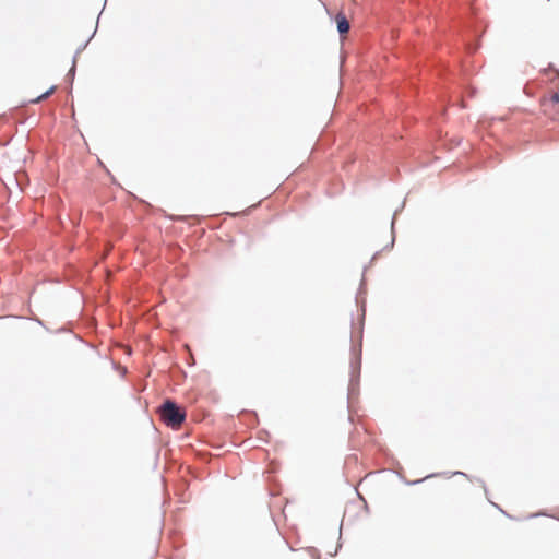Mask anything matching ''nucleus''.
I'll list each match as a JSON object with an SVG mask.
<instances>
[{
  "instance_id": "6ab92c4d",
  "label": "nucleus",
  "mask_w": 559,
  "mask_h": 559,
  "mask_svg": "<svg viewBox=\"0 0 559 559\" xmlns=\"http://www.w3.org/2000/svg\"><path fill=\"white\" fill-rule=\"evenodd\" d=\"M536 516H537L536 514L531 513V514H528V515L526 516V519H533V518H536Z\"/></svg>"
},
{
  "instance_id": "9b49d317",
  "label": "nucleus",
  "mask_w": 559,
  "mask_h": 559,
  "mask_svg": "<svg viewBox=\"0 0 559 559\" xmlns=\"http://www.w3.org/2000/svg\"><path fill=\"white\" fill-rule=\"evenodd\" d=\"M55 87H56L55 85H51L47 91H45L39 96H37L36 98L32 99L31 102L32 103H39L40 100L47 98L52 93Z\"/></svg>"
},
{
  "instance_id": "dca6fc26",
  "label": "nucleus",
  "mask_w": 559,
  "mask_h": 559,
  "mask_svg": "<svg viewBox=\"0 0 559 559\" xmlns=\"http://www.w3.org/2000/svg\"><path fill=\"white\" fill-rule=\"evenodd\" d=\"M35 321H36L39 325H41L43 328H45L47 331H50V330L45 325V322H44L41 319L36 318V319H35Z\"/></svg>"
},
{
  "instance_id": "aec40b11",
  "label": "nucleus",
  "mask_w": 559,
  "mask_h": 559,
  "mask_svg": "<svg viewBox=\"0 0 559 559\" xmlns=\"http://www.w3.org/2000/svg\"><path fill=\"white\" fill-rule=\"evenodd\" d=\"M224 214H225V215H228V216H234V215H236L235 213H230V212H225Z\"/></svg>"
},
{
  "instance_id": "f257e3e1",
  "label": "nucleus",
  "mask_w": 559,
  "mask_h": 559,
  "mask_svg": "<svg viewBox=\"0 0 559 559\" xmlns=\"http://www.w3.org/2000/svg\"><path fill=\"white\" fill-rule=\"evenodd\" d=\"M368 266L364 267V272L367 271ZM365 274V273H362ZM367 284L365 275H362V278L359 283L356 296H355V302L358 308L359 313V320L361 321V328L358 334V337L356 336L355 332H352L350 335V361H349V382H348V392H347V408L350 412V399L354 396H358L359 394V386H360V373H361V358H362V331H364V324H365V318H366V311H367Z\"/></svg>"
},
{
  "instance_id": "20e7f679",
  "label": "nucleus",
  "mask_w": 559,
  "mask_h": 559,
  "mask_svg": "<svg viewBox=\"0 0 559 559\" xmlns=\"http://www.w3.org/2000/svg\"><path fill=\"white\" fill-rule=\"evenodd\" d=\"M330 17L335 22L336 31L341 36L345 35L348 32L349 23L344 13H340L335 17H333L330 14Z\"/></svg>"
},
{
  "instance_id": "6e6552de",
  "label": "nucleus",
  "mask_w": 559,
  "mask_h": 559,
  "mask_svg": "<svg viewBox=\"0 0 559 559\" xmlns=\"http://www.w3.org/2000/svg\"><path fill=\"white\" fill-rule=\"evenodd\" d=\"M103 9L102 11L99 12L98 16H97V21H96V26L93 31V33L90 35V37L83 43L81 44L78 48H76V55H81L85 49L86 47L88 46L90 41L94 38V36L96 35L97 33V29H98V23H99V19H100V15L103 13Z\"/></svg>"
},
{
  "instance_id": "7ed1b4c3",
  "label": "nucleus",
  "mask_w": 559,
  "mask_h": 559,
  "mask_svg": "<svg viewBox=\"0 0 559 559\" xmlns=\"http://www.w3.org/2000/svg\"><path fill=\"white\" fill-rule=\"evenodd\" d=\"M405 203H406V198H404L401 205L397 209H395L392 214L391 226H390L391 241L389 243H386L381 250H378L372 254L369 265H372L380 258L382 251H390L394 248V243H395V239H396L395 223H396L397 216L403 212V210L405 207Z\"/></svg>"
},
{
  "instance_id": "2eb2a0df",
  "label": "nucleus",
  "mask_w": 559,
  "mask_h": 559,
  "mask_svg": "<svg viewBox=\"0 0 559 559\" xmlns=\"http://www.w3.org/2000/svg\"><path fill=\"white\" fill-rule=\"evenodd\" d=\"M79 56H80V55H76V51H75V52H74V55H73V57H72V64H71V67H75V68H76V61H78V57H79Z\"/></svg>"
},
{
  "instance_id": "ddd939ff",
  "label": "nucleus",
  "mask_w": 559,
  "mask_h": 559,
  "mask_svg": "<svg viewBox=\"0 0 559 559\" xmlns=\"http://www.w3.org/2000/svg\"><path fill=\"white\" fill-rule=\"evenodd\" d=\"M488 495H489V492L486 495L487 500H488V501H489V502H490V503H491L496 509H498V510H499L502 514H504L507 518H509V519H511V520H515V518H514L513 515H510L508 512H506V511L503 510V508H501V507H500L499 504H497V503H493V502L489 499Z\"/></svg>"
},
{
  "instance_id": "a211bd4d",
  "label": "nucleus",
  "mask_w": 559,
  "mask_h": 559,
  "mask_svg": "<svg viewBox=\"0 0 559 559\" xmlns=\"http://www.w3.org/2000/svg\"><path fill=\"white\" fill-rule=\"evenodd\" d=\"M355 320H354V312L350 313V328L354 330Z\"/></svg>"
},
{
  "instance_id": "0eeeda50",
  "label": "nucleus",
  "mask_w": 559,
  "mask_h": 559,
  "mask_svg": "<svg viewBox=\"0 0 559 559\" xmlns=\"http://www.w3.org/2000/svg\"><path fill=\"white\" fill-rule=\"evenodd\" d=\"M450 476H463V477L467 478V479H468V480H471V481H477V483H479V484H480V486L483 487L485 495H487V493H488V488H487V486H486V483L484 481V479H481V478H479V477L472 476V475L466 474L465 472H462V471H455V472H452V473L450 474Z\"/></svg>"
},
{
  "instance_id": "f8f14e48",
  "label": "nucleus",
  "mask_w": 559,
  "mask_h": 559,
  "mask_svg": "<svg viewBox=\"0 0 559 559\" xmlns=\"http://www.w3.org/2000/svg\"><path fill=\"white\" fill-rule=\"evenodd\" d=\"M342 545H343V542H342V524L340 525V537H338V540H337V545H336V548L333 552H328V555L330 557H335L337 555V552L340 551V549L342 548Z\"/></svg>"
},
{
  "instance_id": "1a4fd4ad",
  "label": "nucleus",
  "mask_w": 559,
  "mask_h": 559,
  "mask_svg": "<svg viewBox=\"0 0 559 559\" xmlns=\"http://www.w3.org/2000/svg\"><path fill=\"white\" fill-rule=\"evenodd\" d=\"M76 68L71 67L64 76V81L69 86V95L72 97V87L75 79Z\"/></svg>"
},
{
  "instance_id": "f3484780",
  "label": "nucleus",
  "mask_w": 559,
  "mask_h": 559,
  "mask_svg": "<svg viewBox=\"0 0 559 559\" xmlns=\"http://www.w3.org/2000/svg\"><path fill=\"white\" fill-rule=\"evenodd\" d=\"M552 103H554V104H559V93H557V94H555V95L552 96Z\"/></svg>"
},
{
  "instance_id": "f03ea898",
  "label": "nucleus",
  "mask_w": 559,
  "mask_h": 559,
  "mask_svg": "<svg viewBox=\"0 0 559 559\" xmlns=\"http://www.w3.org/2000/svg\"><path fill=\"white\" fill-rule=\"evenodd\" d=\"M164 419L168 425L176 426L186 420V414L180 411L179 405L174 400H165L162 403Z\"/></svg>"
},
{
  "instance_id": "9d476101",
  "label": "nucleus",
  "mask_w": 559,
  "mask_h": 559,
  "mask_svg": "<svg viewBox=\"0 0 559 559\" xmlns=\"http://www.w3.org/2000/svg\"><path fill=\"white\" fill-rule=\"evenodd\" d=\"M180 219L183 221V222H187L189 224H194V223H199L200 221H202L203 216H200V215H186V216H181Z\"/></svg>"
},
{
  "instance_id": "39448f33",
  "label": "nucleus",
  "mask_w": 559,
  "mask_h": 559,
  "mask_svg": "<svg viewBox=\"0 0 559 559\" xmlns=\"http://www.w3.org/2000/svg\"><path fill=\"white\" fill-rule=\"evenodd\" d=\"M239 418L250 427H255L259 423L258 414L254 411H241Z\"/></svg>"
},
{
  "instance_id": "4468645a",
  "label": "nucleus",
  "mask_w": 559,
  "mask_h": 559,
  "mask_svg": "<svg viewBox=\"0 0 559 559\" xmlns=\"http://www.w3.org/2000/svg\"><path fill=\"white\" fill-rule=\"evenodd\" d=\"M308 552L310 554L312 559H320L321 558L320 550L318 548H316V547H309L308 548Z\"/></svg>"
},
{
  "instance_id": "412c9836",
  "label": "nucleus",
  "mask_w": 559,
  "mask_h": 559,
  "mask_svg": "<svg viewBox=\"0 0 559 559\" xmlns=\"http://www.w3.org/2000/svg\"><path fill=\"white\" fill-rule=\"evenodd\" d=\"M107 0H104L103 10L106 8Z\"/></svg>"
},
{
  "instance_id": "423d86ee",
  "label": "nucleus",
  "mask_w": 559,
  "mask_h": 559,
  "mask_svg": "<svg viewBox=\"0 0 559 559\" xmlns=\"http://www.w3.org/2000/svg\"><path fill=\"white\" fill-rule=\"evenodd\" d=\"M441 475H448V473H430L428 474L427 476L423 477V478H418V479H414V480H408L407 478H405L404 476L397 474V476L400 477V479L406 485V486H416V485H419V484H423L426 479H429V478H435V477H439Z\"/></svg>"
}]
</instances>
